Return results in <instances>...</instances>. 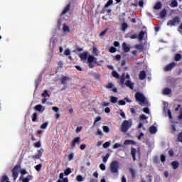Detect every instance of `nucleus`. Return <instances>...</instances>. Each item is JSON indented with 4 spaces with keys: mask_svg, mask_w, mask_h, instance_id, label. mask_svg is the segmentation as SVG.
<instances>
[{
    "mask_svg": "<svg viewBox=\"0 0 182 182\" xmlns=\"http://www.w3.org/2000/svg\"><path fill=\"white\" fill-rule=\"evenodd\" d=\"M133 123L132 122V120H124L123 121L122 126H121V132L123 133H127L129 129L132 127V125Z\"/></svg>",
    "mask_w": 182,
    "mask_h": 182,
    "instance_id": "f257e3e1",
    "label": "nucleus"
},
{
    "mask_svg": "<svg viewBox=\"0 0 182 182\" xmlns=\"http://www.w3.org/2000/svg\"><path fill=\"white\" fill-rule=\"evenodd\" d=\"M119 161H113L109 165L111 173H112L113 174H116L119 173Z\"/></svg>",
    "mask_w": 182,
    "mask_h": 182,
    "instance_id": "f03ea898",
    "label": "nucleus"
},
{
    "mask_svg": "<svg viewBox=\"0 0 182 182\" xmlns=\"http://www.w3.org/2000/svg\"><path fill=\"white\" fill-rule=\"evenodd\" d=\"M135 99L136 102H139V105H143L144 103H146V97L144 96V95H143V93L141 92H136L135 94Z\"/></svg>",
    "mask_w": 182,
    "mask_h": 182,
    "instance_id": "7ed1b4c3",
    "label": "nucleus"
},
{
    "mask_svg": "<svg viewBox=\"0 0 182 182\" xmlns=\"http://www.w3.org/2000/svg\"><path fill=\"white\" fill-rule=\"evenodd\" d=\"M20 171H21V165L19 164L16 165L11 170L12 177L14 178V181L18 178Z\"/></svg>",
    "mask_w": 182,
    "mask_h": 182,
    "instance_id": "20e7f679",
    "label": "nucleus"
},
{
    "mask_svg": "<svg viewBox=\"0 0 182 182\" xmlns=\"http://www.w3.org/2000/svg\"><path fill=\"white\" fill-rule=\"evenodd\" d=\"M88 66L90 69H93L95 68V63L97 62V58L94 57L93 55H89L87 58Z\"/></svg>",
    "mask_w": 182,
    "mask_h": 182,
    "instance_id": "39448f33",
    "label": "nucleus"
},
{
    "mask_svg": "<svg viewBox=\"0 0 182 182\" xmlns=\"http://www.w3.org/2000/svg\"><path fill=\"white\" fill-rule=\"evenodd\" d=\"M180 23V18L176 16L173 18L172 20H169L167 23L168 26H176V25H178Z\"/></svg>",
    "mask_w": 182,
    "mask_h": 182,
    "instance_id": "423d86ee",
    "label": "nucleus"
},
{
    "mask_svg": "<svg viewBox=\"0 0 182 182\" xmlns=\"http://www.w3.org/2000/svg\"><path fill=\"white\" fill-rule=\"evenodd\" d=\"M174 68H176V63L172 62V63L168 64L167 65H166L164 68V70L165 72H168V71L172 70L173 69H174Z\"/></svg>",
    "mask_w": 182,
    "mask_h": 182,
    "instance_id": "0eeeda50",
    "label": "nucleus"
},
{
    "mask_svg": "<svg viewBox=\"0 0 182 182\" xmlns=\"http://www.w3.org/2000/svg\"><path fill=\"white\" fill-rule=\"evenodd\" d=\"M136 153H140V150L136 149V148L131 147V156L134 161H136Z\"/></svg>",
    "mask_w": 182,
    "mask_h": 182,
    "instance_id": "6e6552de",
    "label": "nucleus"
},
{
    "mask_svg": "<svg viewBox=\"0 0 182 182\" xmlns=\"http://www.w3.org/2000/svg\"><path fill=\"white\" fill-rule=\"evenodd\" d=\"M80 144V137L77 136L71 142V147H75L76 144Z\"/></svg>",
    "mask_w": 182,
    "mask_h": 182,
    "instance_id": "1a4fd4ad",
    "label": "nucleus"
},
{
    "mask_svg": "<svg viewBox=\"0 0 182 182\" xmlns=\"http://www.w3.org/2000/svg\"><path fill=\"white\" fill-rule=\"evenodd\" d=\"M70 80H72V78H70V77H69V76H63L61 80H60V82H61L62 85H66L67 82H69Z\"/></svg>",
    "mask_w": 182,
    "mask_h": 182,
    "instance_id": "9d476101",
    "label": "nucleus"
},
{
    "mask_svg": "<svg viewBox=\"0 0 182 182\" xmlns=\"http://www.w3.org/2000/svg\"><path fill=\"white\" fill-rule=\"evenodd\" d=\"M34 110L39 112V113H43V112H45V108L42 105H38L34 107Z\"/></svg>",
    "mask_w": 182,
    "mask_h": 182,
    "instance_id": "9b49d317",
    "label": "nucleus"
},
{
    "mask_svg": "<svg viewBox=\"0 0 182 182\" xmlns=\"http://www.w3.org/2000/svg\"><path fill=\"white\" fill-rule=\"evenodd\" d=\"M125 85L127 87H129V89H131L132 90H133V89H134V83H133L132 81H130V80H128L127 82H125Z\"/></svg>",
    "mask_w": 182,
    "mask_h": 182,
    "instance_id": "f8f14e48",
    "label": "nucleus"
},
{
    "mask_svg": "<svg viewBox=\"0 0 182 182\" xmlns=\"http://www.w3.org/2000/svg\"><path fill=\"white\" fill-rule=\"evenodd\" d=\"M171 165L172 166L173 170H177V168H178V166H180V164L177 161H173L171 162Z\"/></svg>",
    "mask_w": 182,
    "mask_h": 182,
    "instance_id": "ddd939ff",
    "label": "nucleus"
},
{
    "mask_svg": "<svg viewBox=\"0 0 182 182\" xmlns=\"http://www.w3.org/2000/svg\"><path fill=\"white\" fill-rule=\"evenodd\" d=\"M122 48L125 53L130 52V46H127V43H122Z\"/></svg>",
    "mask_w": 182,
    "mask_h": 182,
    "instance_id": "4468645a",
    "label": "nucleus"
},
{
    "mask_svg": "<svg viewBox=\"0 0 182 182\" xmlns=\"http://www.w3.org/2000/svg\"><path fill=\"white\" fill-rule=\"evenodd\" d=\"M146 71L142 70L139 73V77L140 80H144V79H146Z\"/></svg>",
    "mask_w": 182,
    "mask_h": 182,
    "instance_id": "2eb2a0df",
    "label": "nucleus"
},
{
    "mask_svg": "<svg viewBox=\"0 0 182 182\" xmlns=\"http://www.w3.org/2000/svg\"><path fill=\"white\" fill-rule=\"evenodd\" d=\"M80 58L81 60H86V59H88L87 58V52H84L79 55Z\"/></svg>",
    "mask_w": 182,
    "mask_h": 182,
    "instance_id": "dca6fc26",
    "label": "nucleus"
},
{
    "mask_svg": "<svg viewBox=\"0 0 182 182\" xmlns=\"http://www.w3.org/2000/svg\"><path fill=\"white\" fill-rule=\"evenodd\" d=\"M124 144L125 146H129V144H132L133 146H134L136 145V141L131 139H127L124 141Z\"/></svg>",
    "mask_w": 182,
    "mask_h": 182,
    "instance_id": "f3484780",
    "label": "nucleus"
},
{
    "mask_svg": "<svg viewBox=\"0 0 182 182\" xmlns=\"http://www.w3.org/2000/svg\"><path fill=\"white\" fill-rule=\"evenodd\" d=\"M70 11V3L68 4L63 9L62 12V15H65V14H68Z\"/></svg>",
    "mask_w": 182,
    "mask_h": 182,
    "instance_id": "a211bd4d",
    "label": "nucleus"
},
{
    "mask_svg": "<svg viewBox=\"0 0 182 182\" xmlns=\"http://www.w3.org/2000/svg\"><path fill=\"white\" fill-rule=\"evenodd\" d=\"M149 132L151 134H155V133H157V128L155 126L150 127Z\"/></svg>",
    "mask_w": 182,
    "mask_h": 182,
    "instance_id": "6ab92c4d",
    "label": "nucleus"
},
{
    "mask_svg": "<svg viewBox=\"0 0 182 182\" xmlns=\"http://www.w3.org/2000/svg\"><path fill=\"white\" fill-rule=\"evenodd\" d=\"M171 8H177L178 6V2L177 0H173L170 4Z\"/></svg>",
    "mask_w": 182,
    "mask_h": 182,
    "instance_id": "aec40b11",
    "label": "nucleus"
},
{
    "mask_svg": "<svg viewBox=\"0 0 182 182\" xmlns=\"http://www.w3.org/2000/svg\"><path fill=\"white\" fill-rule=\"evenodd\" d=\"M163 95H171V89L170 88H165L163 90Z\"/></svg>",
    "mask_w": 182,
    "mask_h": 182,
    "instance_id": "412c9836",
    "label": "nucleus"
},
{
    "mask_svg": "<svg viewBox=\"0 0 182 182\" xmlns=\"http://www.w3.org/2000/svg\"><path fill=\"white\" fill-rule=\"evenodd\" d=\"M161 6H162L161 3L159 1L154 6V9H156V10L161 9Z\"/></svg>",
    "mask_w": 182,
    "mask_h": 182,
    "instance_id": "4be33fe9",
    "label": "nucleus"
},
{
    "mask_svg": "<svg viewBox=\"0 0 182 182\" xmlns=\"http://www.w3.org/2000/svg\"><path fill=\"white\" fill-rule=\"evenodd\" d=\"M135 49H137L138 50H143V49H144V46H143V44H136L135 46Z\"/></svg>",
    "mask_w": 182,
    "mask_h": 182,
    "instance_id": "5701e85b",
    "label": "nucleus"
},
{
    "mask_svg": "<svg viewBox=\"0 0 182 182\" xmlns=\"http://www.w3.org/2000/svg\"><path fill=\"white\" fill-rule=\"evenodd\" d=\"M181 58H182L181 54L177 53L175 55L174 60H176V62H178L179 60H181Z\"/></svg>",
    "mask_w": 182,
    "mask_h": 182,
    "instance_id": "b1692460",
    "label": "nucleus"
},
{
    "mask_svg": "<svg viewBox=\"0 0 182 182\" xmlns=\"http://www.w3.org/2000/svg\"><path fill=\"white\" fill-rule=\"evenodd\" d=\"M144 38V31H141L138 36L139 41H143Z\"/></svg>",
    "mask_w": 182,
    "mask_h": 182,
    "instance_id": "393cba45",
    "label": "nucleus"
},
{
    "mask_svg": "<svg viewBox=\"0 0 182 182\" xmlns=\"http://www.w3.org/2000/svg\"><path fill=\"white\" fill-rule=\"evenodd\" d=\"M129 171L131 173V176H132V178H136V171H134V169H133V168H130Z\"/></svg>",
    "mask_w": 182,
    "mask_h": 182,
    "instance_id": "a878e982",
    "label": "nucleus"
},
{
    "mask_svg": "<svg viewBox=\"0 0 182 182\" xmlns=\"http://www.w3.org/2000/svg\"><path fill=\"white\" fill-rule=\"evenodd\" d=\"M109 157H110V154H107L105 156L102 158V161L104 163H107V160H109Z\"/></svg>",
    "mask_w": 182,
    "mask_h": 182,
    "instance_id": "bb28decb",
    "label": "nucleus"
},
{
    "mask_svg": "<svg viewBox=\"0 0 182 182\" xmlns=\"http://www.w3.org/2000/svg\"><path fill=\"white\" fill-rule=\"evenodd\" d=\"M167 15V11L166 10H162L161 12H160V16L161 18H165L166 16Z\"/></svg>",
    "mask_w": 182,
    "mask_h": 182,
    "instance_id": "cd10ccee",
    "label": "nucleus"
},
{
    "mask_svg": "<svg viewBox=\"0 0 182 182\" xmlns=\"http://www.w3.org/2000/svg\"><path fill=\"white\" fill-rule=\"evenodd\" d=\"M127 28H129V26L127 25V23H123L122 24V30L124 32L126 31V29H127Z\"/></svg>",
    "mask_w": 182,
    "mask_h": 182,
    "instance_id": "c85d7f7f",
    "label": "nucleus"
},
{
    "mask_svg": "<svg viewBox=\"0 0 182 182\" xmlns=\"http://www.w3.org/2000/svg\"><path fill=\"white\" fill-rule=\"evenodd\" d=\"M112 75L113 77H116V79H119L120 77V75L116 71H112Z\"/></svg>",
    "mask_w": 182,
    "mask_h": 182,
    "instance_id": "c756f323",
    "label": "nucleus"
},
{
    "mask_svg": "<svg viewBox=\"0 0 182 182\" xmlns=\"http://www.w3.org/2000/svg\"><path fill=\"white\" fill-rule=\"evenodd\" d=\"M110 5H113V0H109L107 4L105 5L104 8H109Z\"/></svg>",
    "mask_w": 182,
    "mask_h": 182,
    "instance_id": "7c9ffc66",
    "label": "nucleus"
},
{
    "mask_svg": "<svg viewBox=\"0 0 182 182\" xmlns=\"http://www.w3.org/2000/svg\"><path fill=\"white\" fill-rule=\"evenodd\" d=\"M70 173H72V169L70 168H67L64 172V174L65 176H69V174H70Z\"/></svg>",
    "mask_w": 182,
    "mask_h": 182,
    "instance_id": "2f4dec72",
    "label": "nucleus"
},
{
    "mask_svg": "<svg viewBox=\"0 0 182 182\" xmlns=\"http://www.w3.org/2000/svg\"><path fill=\"white\" fill-rule=\"evenodd\" d=\"M110 102H111V103H114V104L117 103V97L112 96L110 97Z\"/></svg>",
    "mask_w": 182,
    "mask_h": 182,
    "instance_id": "473e14b6",
    "label": "nucleus"
},
{
    "mask_svg": "<svg viewBox=\"0 0 182 182\" xmlns=\"http://www.w3.org/2000/svg\"><path fill=\"white\" fill-rule=\"evenodd\" d=\"M63 32H70V29H69V26H68L65 24L63 26Z\"/></svg>",
    "mask_w": 182,
    "mask_h": 182,
    "instance_id": "72a5a7b5",
    "label": "nucleus"
},
{
    "mask_svg": "<svg viewBox=\"0 0 182 182\" xmlns=\"http://www.w3.org/2000/svg\"><path fill=\"white\" fill-rule=\"evenodd\" d=\"M171 132L173 134H174L175 132H177V129L176 128V126L174 124L171 125Z\"/></svg>",
    "mask_w": 182,
    "mask_h": 182,
    "instance_id": "f704fd0d",
    "label": "nucleus"
},
{
    "mask_svg": "<svg viewBox=\"0 0 182 182\" xmlns=\"http://www.w3.org/2000/svg\"><path fill=\"white\" fill-rule=\"evenodd\" d=\"M30 180H32V176H28L27 178H23L22 181L23 182H29Z\"/></svg>",
    "mask_w": 182,
    "mask_h": 182,
    "instance_id": "c9c22d12",
    "label": "nucleus"
},
{
    "mask_svg": "<svg viewBox=\"0 0 182 182\" xmlns=\"http://www.w3.org/2000/svg\"><path fill=\"white\" fill-rule=\"evenodd\" d=\"M1 181L2 182L9 181V178H8V176L6 175H4V176H1Z\"/></svg>",
    "mask_w": 182,
    "mask_h": 182,
    "instance_id": "e433bc0d",
    "label": "nucleus"
},
{
    "mask_svg": "<svg viewBox=\"0 0 182 182\" xmlns=\"http://www.w3.org/2000/svg\"><path fill=\"white\" fill-rule=\"evenodd\" d=\"M124 80H126V77L124 76V75H123L120 77L121 85H124Z\"/></svg>",
    "mask_w": 182,
    "mask_h": 182,
    "instance_id": "4c0bfd02",
    "label": "nucleus"
},
{
    "mask_svg": "<svg viewBox=\"0 0 182 182\" xmlns=\"http://www.w3.org/2000/svg\"><path fill=\"white\" fill-rule=\"evenodd\" d=\"M36 119H38V114L36 112H34L33 114L32 122H36Z\"/></svg>",
    "mask_w": 182,
    "mask_h": 182,
    "instance_id": "58836bf2",
    "label": "nucleus"
},
{
    "mask_svg": "<svg viewBox=\"0 0 182 182\" xmlns=\"http://www.w3.org/2000/svg\"><path fill=\"white\" fill-rule=\"evenodd\" d=\"M136 109H137V106H135L133 108L130 109V112L132 113V114H136Z\"/></svg>",
    "mask_w": 182,
    "mask_h": 182,
    "instance_id": "ea45409f",
    "label": "nucleus"
},
{
    "mask_svg": "<svg viewBox=\"0 0 182 182\" xmlns=\"http://www.w3.org/2000/svg\"><path fill=\"white\" fill-rule=\"evenodd\" d=\"M43 151H44V150H43V149H40L39 150H38V156H39V157H41V156H42V154H43Z\"/></svg>",
    "mask_w": 182,
    "mask_h": 182,
    "instance_id": "a19ab883",
    "label": "nucleus"
},
{
    "mask_svg": "<svg viewBox=\"0 0 182 182\" xmlns=\"http://www.w3.org/2000/svg\"><path fill=\"white\" fill-rule=\"evenodd\" d=\"M48 124H49L48 122H44L43 124H41V129H45L46 127H48Z\"/></svg>",
    "mask_w": 182,
    "mask_h": 182,
    "instance_id": "79ce46f5",
    "label": "nucleus"
},
{
    "mask_svg": "<svg viewBox=\"0 0 182 182\" xmlns=\"http://www.w3.org/2000/svg\"><path fill=\"white\" fill-rule=\"evenodd\" d=\"M43 97H49V94L48 93V90H44L43 93L41 95Z\"/></svg>",
    "mask_w": 182,
    "mask_h": 182,
    "instance_id": "37998d69",
    "label": "nucleus"
},
{
    "mask_svg": "<svg viewBox=\"0 0 182 182\" xmlns=\"http://www.w3.org/2000/svg\"><path fill=\"white\" fill-rule=\"evenodd\" d=\"M35 168H36V170L37 171H41V169L42 168V164H38V165H36V166H35Z\"/></svg>",
    "mask_w": 182,
    "mask_h": 182,
    "instance_id": "c03bdc74",
    "label": "nucleus"
},
{
    "mask_svg": "<svg viewBox=\"0 0 182 182\" xmlns=\"http://www.w3.org/2000/svg\"><path fill=\"white\" fill-rule=\"evenodd\" d=\"M103 132H105V133H109V132H110V129H109V127L104 126L103 127Z\"/></svg>",
    "mask_w": 182,
    "mask_h": 182,
    "instance_id": "a18cd8bd",
    "label": "nucleus"
},
{
    "mask_svg": "<svg viewBox=\"0 0 182 182\" xmlns=\"http://www.w3.org/2000/svg\"><path fill=\"white\" fill-rule=\"evenodd\" d=\"M100 170H102V171H105V170H106V166L104 164H101L100 165Z\"/></svg>",
    "mask_w": 182,
    "mask_h": 182,
    "instance_id": "49530a36",
    "label": "nucleus"
},
{
    "mask_svg": "<svg viewBox=\"0 0 182 182\" xmlns=\"http://www.w3.org/2000/svg\"><path fill=\"white\" fill-rule=\"evenodd\" d=\"M76 180H77V181H83V177H82V176H80V175H78V176H77V177H76Z\"/></svg>",
    "mask_w": 182,
    "mask_h": 182,
    "instance_id": "de8ad7c7",
    "label": "nucleus"
},
{
    "mask_svg": "<svg viewBox=\"0 0 182 182\" xmlns=\"http://www.w3.org/2000/svg\"><path fill=\"white\" fill-rule=\"evenodd\" d=\"M119 147H122V144L116 143L113 145V149H119Z\"/></svg>",
    "mask_w": 182,
    "mask_h": 182,
    "instance_id": "09e8293b",
    "label": "nucleus"
},
{
    "mask_svg": "<svg viewBox=\"0 0 182 182\" xmlns=\"http://www.w3.org/2000/svg\"><path fill=\"white\" fill-rule=\"evenodd\" d=\"M143 112L144 113H146V114H149V113H150V109H149V107H145L143 109Z\"/></svg>",
    "mask_w": 182,
    "mask_h": 182,
    "instance_id": "8fccbe9b",
    "label": "nucleus"
},
{
    "mask_svg": "<svg viewBox=\"0 0 182 182\" xmlns=\"http://www.w3.org/2000/svg\"><path fill=\"white\" fill-rule=\"evenodd\" d=\"M110 146V142L107 141L103 144V147L104 149H107V147H109Z\"/></svg>",
    "mask_w": 182,
    "mask_h": 182,
    "instance_id": "3c124183",
    "label": "nucleus"
},
{
    "mask_svg": "<svg viewBox=\"0 0 182 182\" xmlns=\"http://www.w3.org/2000/svg\"><path fill=\"white\" fill-rule=\"evenodd\" d=\"M64 55H65V56H69V55H70V50L66 49V50L64 51Z\"/></svg>",
    "mask_w": 182,
    "mask_h": 182,
    "instance_id": "603ef678",
    "label": "nucleus"
},
{
    "mask_svg": "<svg viewBox=\"0 0 182 182\" xmlns=\"http://www.w3.org/2000/svg\"><path fill=\"white\" fill-rule=\"evenodd\" d=\"M74 154L73 153H71L68 155V160L69 161H71V160H73Z\"/></svg>",
    "mask_w": 182,
    "mask_h": 182,
    "instance_id": "864d4df0",
    "label": "nucleus"
},
{
    "mask_svg": "<svg viewBox=\"0 0 182 182\" xmlns=\"http://www.w3.org/2000/svg\"><path fill=\"white\" fill-rule=\"evenodd\" d=\"M96 136H103V132H102V130L97 129Z\"/></svg>",
    "mask_w": 182,
    "mask_h": 182,
    "instance_id": "5fc2aeb1",
    "label": "nucleus"
},
{
    "mask_svg": "<svg viewBox=\"0 0 182 182\" xmlns=\"http://www.w3.org/2000/svg\"><path fill=\"white\" fill-rule=\"evenodd\" d=\"M92 52H93L94 55L97 56V48L96 47L92 48Z\"/></svg>",
    "mask_w": 182,
    "mask_h": 182,
    "instance_id": "6e6d98bb",
    "label": "nucleus"
},
{
    "mask_svg": "<svg viewBox=\"0 0 182 182\" xmlns=\"http://www.w3.org/2000/svg\"><path fill=\"white\" fill-rule=\"evenodd\" d=\"M107 33V29H105L100 33V36H105V35H106Z\"/></svg>",
    "mask_w": 182,
    "mask_h": 182,
    "instance_id": "4d7b16f0",
    "label": "nucleus"
},
{
    "mask_svg": "<svg viewBox=\"0 0 182 182\" xmlns=\"http://www.w3.org/2000/svg\"><path fill=\"white\" fill-rule=\"evenodd\" d=\"M118 103H119V106H124L126 105V101L120 100V101H119Z\"/></svg>",
    "mask_w": 182,
    "mask_h": 182,
    "instance_id": "13d9d810",
    "label": "nucleus"
},
{
    "mask_svg": "<svg viewBox=\"0 0 182 182\" xmlns=\"http://www.w3.org/2000/svg\"><path fill=\"white\" fill-rule=\"evenodd\" d=\"M41 141H38L36 143L34 144V147H36L37 149H38L39 147H41Z\"/></svg>",
    "mask_w": 182,
    "mask_h": 182,
    "instance_id": "bf43d9fd",
    "label": "nucleus"
},
{
    "mask_svg": "<svg viewBox=\"0 0 182 182\" xmlns=\"http://www.w3.org/2000/svg\"><path fill=\"white\" fill-rule=\"evenodd\" d=\"M109 52H110L111 53H114L116 52V48H114V47H111V48H109Z\"/></svg>",
    "mask_w": 182,
    "mask_h": 182,
    "instance_id": "052dcab7",
    "label": "nucleus"
},
{
    "mask_svg": "<svg viewBox=\"0 0 182 182\" xmlns=\"http://www.w3.org/2000/svg\"><path fill=\"white\" fill-rule=\"evenodd\" d=\"M161 161L162 163H164V161H166V156L165 155H161Z\"/></svg>",
    "mask_w": 182,
    "mask_h": 182,
    "instance_id": "680f3d73",
    "label": "nucleus"
},
{
    "mask_svg": "<svg viewBox=\"0 0 182 182\" xmlns=\"http://www.w3.org/2000/svg\"><path fill=\"white\" fill-rule=\"evenodd\" d=\"M106 87L107 89H112V87H113V83L109 82Z\"/></svg>",
    "mask_w": 182,
    "mask_h": 182,
    "instance_id": "e2e57ef3",
    "label": "nucleus"
},
{
    "mask_svg": "<svg viewBox=\"0 0 182 182\" xmlns=\"http://www.w3.org/2000/svg\"><path fill=\"white\" fill-rule=\"evenodd\" d=\"M144 5V2L143 1V0H141L139 1V6L141 7V8H143Z\"/></svg>",
    "mask_w": 182,
    "mask_h": 182,
    "instance_id": "0e129e2a",
    "label": "nucleus"
},
{
    "mask_svg": "<svg viewBox=\"0 0 182 182\" xmlns=\"http://www.w3.org/2000/svg\"><path fill=\"white\" fill-rule=\"evenodd\" d=\"M80 150H85L86 149V144H83L80 146Z\"/></svg>",
    "mask_w": 182,
    "mask_h": 182,
    "instance_id": "69168bd1",
    "label": "nucleus"
},
{
    "mask_svg": "<svg viewBox=\"0 0 182 182\" xmlns=\"http://www.w3.org/2000/svg\"><path fill=\"white\" fill-rule=\"evenodd\" d=\"M168 154H169V156H171V157H173L174 156V151L169 150L168 151Z\"/></svg>",
    "mask_w": 182,
    "mask_h": 182,
    "instance_id": "338daca9",
    "label": "nucleus"
},
{
    "mask_svg": "<svg viewBox=\"0 0 182 182\" xmlns=\"http://www.w3.org/2000/svg\"><path fill=\"white\" fill-rule=\"evenodd\" d=\"M178 120H182V109L180 110V114L178 116Z\"/></svg>",
    "mask_w": 182,
    "mask_h": 182,
    "instance_id": "774afa93",
    "label": "nucleus"
}]
</instances>
